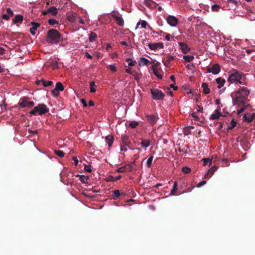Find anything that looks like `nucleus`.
<instances>
[{"label": "nucleus", "instance_id": "nucleus-38", "mask_svg": "<svg viewBox=\"0 0 255 255\" xmlns=\"http://www.w3.org/2000/svg\"><path fill=\"white\" fill-rule=\"evenodd\" d=\"M191 170L190 168H189L187 166L183 167L182 168V171L185 174L189 173L191 172Z\"/></svg>", "mask_w": 255, "mask_h": 255}, {"label": "nucleus", "instance_id": "nucleus-18", "mask_svg": "<svg viewBox=\"0 0 255 255\" xmlns=\"http://www.w3.org/2000/svg\"><path fill=\"white\" fill-rule=\"evenodd\" d=\"M222 116V114L218 110H216L214 111V113L212 114L210 119L212 120L218 119L220 117Z\"/></svg>", "mask_w": 255, "mask_h": 255}, {"label": "nucleus", "instance_id": "nucleus-33", "mask_svg": "<svg viewBox=\"0 0 255 255\" xmlns=\"http://www.w3.org/2000/svg\"><path fill=\"white\" fill-rule=\"evenodd\" d=\"M97 34L94 32H91L89 36V41L93 42L96 40Z\"/></svg>", "mask_w": 255, "mask_h": 255}, {"label": "nucleus", "instance_id": "nucleus-30", "mask_svg": "<svg viewBox=\"0 0 255 255\" xmlns=\"http://www.w3.org/2000/svg\"><path fill=\"white\" fill-rule=\"evenodd\" d=\"M144 3L149 7H151L153 4H156L155 2H154L152 0H145Z\"/></svg>", "mask_w": 255, "mask_h": 255}, {"label": "nucleus", "instance_id": "nucleus-15", "mask_svg": "<svg viewBox=\"0 0 255 255\" xmlns=\"http://www.w3.org/2000/svg\"><path fill=\"white\" fill-rule=\"evenodd\" d=\"M174 59V57L172 56H167L163 58L164 64L165 66H169L171 62Z\"/></svg>", "mask_w": 255, "mask_h": 255}, {"label": "nucleus", "instance_id": "nucleus-26", "mask_svg": "<svg viewBox=\"0 0 255 255\" xmlns=\"http://www.w3.org/2000/svg\"><path fill=\"white\" fill-rule=\"evenodd\" d=\"M177 183L176 182H174V184L173 185V188L172 190L170 191V195H175V192L177 190Z\"/></svg>", "mask_w": 255, "mask_h": 255}, {"label": "nucleus", "instance_id": "nucleus-44", "mask_svg": "<svg viewBox=\"0 0 255 255\" xmlns=\"http://www.w3.org/2000/svg\"><path fill=\"white\" fill-rule=\"evenodd\" d=\"M217 169V167L216 166H212L211 168L208 170L209 172H210L211 175H212L214 172Z\"/></svg>", "mask_w": 255, "mask_h": 255}, {"label": "nucleus", "instance_id": "nucleus-34", "mask_svg": "<svg viewBox=\"0 0 255 255\" xmlns=\"http://www.w3.org/2000/svg\"><path fill=\"white\" fill-rule=\"evenodd\" d=\"M125 168L126 172H129L132 170L133 167L131 164H127L125 165Z\"/></svg>", "mask_w": 255, "mask_h": 255}, {"label": "nucleus", "instance_id": "nucleus-40", "mask_svg": "<svg viewBox=\"0 0 255 255\" xmlns=\"http://www.w3.org/2000/svg\"><path fill=\"white\" fill-rule=\"evenodd\" d=\"M153 157L152 156H151L150 157H149L147 160V162H146V165H147V166L149 168L151 167V164H152V160H153Z\"/></svg>", "mask_w": 255, "mask_h": 255}, {"label": "nucleus", "instance_id": "nucleus-41", "mask_svg": "<svg viewBox=\"0 0 255 255\" xmlns=\"http://www.w3.org/2000/svg\"><path fill=\"white\" fill-rule=\"evenodd\" d=\"M126 61H127V62L130 61V62H129V63H128L129 66H133L136 63V62L135 60L132 61V60H131L130 58H127L126 59Z\"/></svg>", "mask_w": 255, "mask_h": 255}, {"label": "nucleus", "instance_id": "nucleus-3", "mask_svg": "<svg viewBox=\"0 0 255 255\" xmlns=\"http://www.w3.org/2000/svg\"><path fill=\"white\" fill-rule=\"evenodd\" d=\"M229 76L228 79V82L231 83L234 82L239 83L241 84H243L242 79L244 76V74L239 72L236 69H233L232 71L229 72Z\"/></svg>", "mask_w": 255, "mask_h": 255}, {"label": "nucleus", "instance_id": "nucleus-37", "mask_svg": "<svg viewBox=\"0 0 255 255\" xmlns=\"http://www.w3.org/2000/svg\"><path fill=\"white\" fill-rule=\"evenodd\" d=\"M237 125V122L235 121L234 119H233L230 123V126L229 127V129H232L234 128Z\"/></svg>", "mask_w": 255, "mask_h": 255}, {"label": "nucleus", "instance_id": "nucleus-2", "mask_svg": "<svg viewBox=\"0 0 255 255\" xmlns=\"http://www.w3.org/2000/svg\"><path fill=\"white\" fill-rule=\"evenodd\" d=\"M61 34L55 29H49L46 35V41L47 43L53 44H57L60 41Z\"/></svg>", "mask_w": 255, "mask_h": 255}, {"label": "nucleus", "instance_id": "nucleus-43", "mask_svg": "<svg viewBox=\"0 0 255 255\" xmlns=\"http://www.w3.org/2000/svg\"><path fill=\"white\" fill-rule=\"evenodd\" d=\"M211 8L214 11H218L220 8V6L218 4H214L212 6Z\"/></svg>", "mask_w": 255, "mask_h": 255}, {"label": "nucleus", "instance_id": "nucleus-29", "mask_svg": "<svg viewBox=\"0 0 255 255\" xmlns=\"http://www.w3.org/2000/svg\"><path fill=\"white\" fill-rule=\"evenodd\" d=\"M183 58L186 62H190L194 59V57L193 56L185 55Z\"/></svg>", "mask_w": 255, "mask_h": 255}, {"label": "nucleus", "instance_id": "nucleus-27", "mask_svg": "<svg viewBox=\"0 0 255 255\" xmlns=\"http://www.w3.org/2000/svg\"><path fill=\"white\" fill-rule=\"evenodd\" d=\"M41 84L44 87H48L53 84V82L51 81H45L43 79H41Z\"/></svg>", "mask_w": 255, "mask_h": 255}, {"label": "nucleus", "instance_id": "nucleus-16", "mask_svg": "<svg viewBox=\"0 0 255 255\" xmlns=\"http://www.w3.org/2000/svg\"><path fill=\"white\" fill-rule=\"evenodd\" d=\"M31 24L32 25V27L30 28V32L32 35H34L35 32V31L37 29V28L40 26V24L35 22H31Z\"/></svg>", "mask_w": 255, "mask_h": 255}, {"label": "nucleus", "instance_id": "nucleus-23", "mask_svg": "<svg viewBox=\"0 0 255 255\" xmlns=\"http://www.w3.org/2000/svg\"><path fill=\"white\" fill-rule=\"evenodd\" d=\"M216 81L219 85L218 86V88H221L222 86H223L226 82L225 80L221 77L217 78Z\"/></svg>", "mask_w": 255, "mask_h": 255}, {"label": "nucleus", "instance_id": "nucleus-14", "mask_svg": "<svg viewBox=\"0 0 255 255\" xmlns=\"http://www.w3.org/2000/svg\"><path fill=\"white\" fill-rule=\"evenodd\" d=\"M122 143L127 146H129V145L131 144V142L129 141V137L127 135H122Z\"/></svg>", "mask_w": 255, "mask_h": 255}, {"label": "nucleus", "instance_id": "nucleus-36", "mask_svg": "<svg viewBox=\"0 0 255 255\" xmlns=\"http://www.w3.org/2000/svg\"><path fill=\"white\" fill-rule=\"evenodd\" d=\"M138 125H139V123L138 122L133 121H131L129 123L128 125L131 128H136V127Z\"/></svg>", "mask_w": 255, "mask_h": 255}, {"label": "nucleus", "instance_id": "nucleus-54", "mask_svg": "<svg viewBox=\"0 0 255 255\" xmlns=\"http://www.w3.org/2000/svg\"><path fill=\"white\" fill-rule=\"evenodd\" d=\"M140 24H141L142 27L144 28H146V26L148 24L147 22L145 20L142 21Z\"/></svg>", "mask_w": 255, "mask_h": 255}, {"label": "nucleus", "instance_id": "nucleus-25", "mask_svg": "<svg viewBox=\"0 0 255 255\" xmlns=\"http://www.w3.org/2000/svg\"><path fill=\"white\" fill-rule=\"evenodd\" d=\"M243 119H244V121H245L248 123H250L253 121V119L252 117L250 114H249V115L245 114L243 117Z\"/></svg>", "mask_w": 255, "mask_h": 255}, {"label": "nucleus", "instance_id": "nucleus-60", "mask_svg": "<svg viewBox=\"0 0 255 255\" xmlns=\"http://www.w3.org/2000/svg\"><path fill=\"white\" fill-rule=\"evenodd\" d=\"M81 101L82 103L83 104L84 107L87 106V102L84 99H81Z\"/></svg>", "mask_w": 255, "mask_h": 255}, {"label": "nucleus", "instance_id": "nucleus-22", "mask_svg": "<svg viewBox=\"0 0 255 255\" xmlns=\"http://www.w3.org/2000/svg\"><path fill=\"white\" fill-rule=\"evenodd\" d=\"M202 88L203 89V93L205 94H208L210 92V90L208 88V85L207 83H203L201 85Z\"/></svg>", "mask_w": 255, "mask_h": 255}, {"label": "nucleus", "instance_id": "nucleus-56", "mask_svg": "<svg viewBox=\"0 0 255 255\" xmlns=\"http://www.w3.org/2000/svg\"><path fill=\"white\" fill-rule=\"evenodd\" d=\"M84 169L86 171H87L89 173H91L92 171V169L90 166H89L85 165Z\"/></svg>", "mask_w": 255, "mask_h": 255}, {"label": "nucleus", "instance_id": "nucleus-9", "mask_svg": "<svg viewBox=\"0 0 255 255\" xmlns=\"http://www.w3.org/2000/svg\"><path fill=\"white\" fill-rule=\"evenodd\" d=\"M57 14V9L55 6H51L45 11H42L43 15L50 14L52 16H55Z\"/></svg>", "mask_w": 255, "mask_h": 255}, {"label": "nucleus", "instance_id": "nucleus-5", "mask_svg": "<svg viewBox=\"0 0 255 255\" xmlns=\"http://www.w3.org/2000/svg\"><path fill=\"white\" fill-rule=\"evenodd\" d=\"M29 98L24 97L21 98L18 103V106L20 108H30L34 106V103L33 101H29Z\"/></svg>", "mask_w": 255, "mask_h": 255}, {"label": "nucleus", "instance_id": "nucleus-17", "mask_svg": "<svg viewBox=\"0 0 255 255\" xmlns=\"http://www.w3.org/2000/svg\"><path fill=\"white\" fill-rule=\"evenodd\" d=\"M178 146H179L178 147V150L179 152H182L185 154H186L188 153H189L188 149L189 148V146L188 145H183L182 146H180V144H179Z\"/></svg>", "mask_w": 255, "mask_h": 255}, {"label": "nucleus", "instance_id": "nucleus-48", "mask_svg": "<svg viewBox=\"0 0 255 255\" xmlns=\"http://www.w3.org/2000/svg\"><path fill=\"white\" fill-rule=\"evenodd\" d=\"M242 106L243 107H242V108L240 110H238L237 111L238 115H240V114L243 113L245 111L246 109V106L245 105Z\"/></svg>", "mask_w": 255, "mask_h": 255}, {"label": "nucleus", "instance_id": "nucleus-11", "mask_svg": "<svg viewBox=\"0 0 255 255\" xmlns=\"http://www.w3.org/2000/svg\"><path fill=\"white\" fill-rule=\"evenodd\" d=\"M112 16L116 20V23L119 26H123L124 24V21L122 17L116 14H112Z\"/></svg>", "mask_w": 255, "mask_h": 255}, {"label": "nucleus", "instance_id": "nucleus-55", "mask_svg": "<svg viewBox=\"0 0 255 255\" xmlns=\"http://www.w3.org/2000/svg\"><path fill=\"white\" fill-rule=\"evenodd\" d=\"M2 102H3V104H0V107L1 108V110H6V105H5V101H4V100H3V101H2Z\"/></svg>", "mask_w": 255, "mask_h": 255}, {"label": "nucleus", "instance_id": "nucleus-57", "mask_svg": "<svg viewBox=\"0 0 255 255\" xmlns=\"http://www.w3.org/2000/svg\"><path fill=\"white\" fill-rule=\"evenodd\" d=\"M154 74L156 76V77L159 79H162V77L161 75L158 74V71L154 70Z\"/></svg>", "mask_w": 255, "mask_h": 255}, {"label": "nucleus", "instance_id": "nucleus-50", "mask_svg": "<svg viewBox=\"0 0 255 255\" xmlns=\"http://www.w3.org/2000/svg\"><path fill=\"white\" fill-rule=\"evenodd\" d=\"M6 11L7 13L9 15V16H13V12L10 8H7L6 9Z\"/></svg>", "mask_w": 255, "mask_h": 255}, {"label": "nucleus", "instance_id": "nucleus-59", "mask_svg": "<svg viewBox=\"0 0 255 255\" xmlns=\"http://www.w3.org/2000/svg\"><path fill=\"white\" fill-rule=\"evenodd\" d=\"M2 17L5 20H8L9 19V16L6 14H2Z\"/></svg>", "mask_w": 255, "mask_h": 255}, {"label": "nucleus", "instance_id": "nucleus-53", "mask_svg": "<svg viewBox=\"0 0 255 255\" xmlns=\"http://www.w3.org/2000/svg\"><path fill=\"white\" fill-rule=\"evenodd\" d=\"M206 183V181L205 180H203L198 184V185H197V187L198 188L201 187V186L205 185Z\"/></svg>", "mask_w": 255, "mask_h": 255}, {"label": "nucleus", "instance_id": "nucleus-39", "mask_svg": "<svg viewBox=\"0 0 255 255\" xmlns=\"http://www.w3.org/2000/svg\"><path fill=\"white\" fill-rule=\"evenodd\" d=\"M67 19L68 21L71 22H74L76 21V17L73 14L67 16Z\"/></svg>", "mask_w": 255, "mask_h": 255}, {"label": "nucleus", "instance_id": "nucleus-62", "mask_svg": "<svg viewBox=\"0 0 255 255\" xmlns=\"http://www.w3.org/2000/svg\"><path fill=\"white\" fill-rule=\"evenodd\" d=\"M126 71V72L127 73H129V74H133V73L134 72H132L131 71V69L130 68H127L125 70Z\"/></svg>", "mask_w": 255, "mask_h": 255}, {"label": "nucleus", "instance_id": "nucleus-61", "mask_svg": "<svg viewBox=\"0 0 255 255\" xmlns=\"http://www.w3.org/2000/svg\"><path fill=\"white\" fill-rule=\"evenodd\" d=\"M192 117L195 119V120L198 121L199 118L197 116L196 114L195 113H193L192 114Z\"/></svg>", "mask_w": 255, "mask_h": 255}, {"label": "nucleus", "instance_id": "nucleus-1", "mask_svg": "<svg viewBox=\"0 0 255 255\" xmlns=\"http://www.w3.org/2000/svg\"><path fill=\"white\" fill-rule=\"evenodd\" d=\"M249 94L250 91L247 87H240L238 90L232 94L234 105L238 106L245 105Z\"/></svg>", "mask_w": 255, "mask_h": 255}, {"label": "nucleus", "instance_id": "nucleus-31", "mask_svg": "<svg viewBox=\"0 0 255 255\" xmlns=\"http://www.w3.org/2000/svg\"><path fill=\"white\" fill-rule=\"evenodd\" d=\"M77 176L80 177L79 179L82 183H86L87 182V180L88 179L87 176H86L83 175H78Z\"/></svg>", "mask_w": 255, "mask_h": 255}, {"label": "nucleus", "instance_id": "nucleus-10", "mask_svg": "<svg viewBox=\"0 0 255 255\" xmlns=\"http://www.w3.org/2000/svg\"><path fill=\"white\" fill-rule=\"evenodd\" d=\"M148 46L149 49L152 50H156L158 49H161L164 47L163 44L162 42L149 43Z\"/></svg>", "mask_w": 255, "mask_h": 255}, {"label": "nucleus", "instance_id": "nucleus-4", "mask_svg": "<svg viewBox=\"0 0 255 255\" xmlns=\"http://www.w3.org/2000/svg\"><path fill=\"white\" fill-rule=\"evenodd\" d=\"M49 112V109L47 107L46 105L44 104H38L37 106L35 107L32 110L29 114L30 115L36 116L43 115Z\"/></svg>", "mask_w": 255, "mask_h": 255}, {"label": "nucleus", "instance_id": "nucleus-64", "mask_svg": "<svg viewBox=\"0 0 255 255\" xmlns=\"http://www.w3.org/2000/svg\"><path fill=\"white\" fill-rule=\"evenodd\" d=\"M134 76V78L136 80H138L139 79L138 75L137 74L136 72H134L133 74H132Z\"/></svg>", "mask_w": 255, "mask_h": 255}, {"label": "nucleus", "instance_id": "nucleus-28", "mask_svg": "<svg viewBox=\"0 0 255 255\" xmlns=\"http://www.w3.org/2000/svg\"><path fill=\"white\" fill-rule=\"evenodd\" d=\"M59 92L62 91L64 90V86L61 82H58L56 83L55 88Z\"/></svg>", "mask_w": 255, "mask_h": 255}, {"label": "nucleus", "instance_id": "nucleus-63", "mask_svg": "<svg viewBox=\"0 0 255 255\" xmlns=\"http://www.w3.org/2000/svg\"><path fill=\"white\" fill-rule=\"evenodd\" d=\"M212 175H211L210 172L208 171V172L205 174L204 177L205 178H209Z\"/></svg>", "mask_w": 255, "mask_h": 255}, {"label": "nucleus", "instance_id": "nucleus-47", "mask_svg": "<svg viewBox=\"0 0 255 255\" xmlns=\"http://www.w3.org/2000/svg\"><path fill=\"white\" fill-rule=\"evenodd\" d=\"M58 23V21L54 19L51 18L48 20V23L50 25H54V24H57Z\"/></svg>", "mask_w": 255, "mask_h": 255}, {"label": "nucleus", "instance_id": "nucleus-45", "mask_svg": "<svg viewBox=\"0 0 255 255\" xmlns=\"http://www.w3.org/2000/svg\"><path fill=\"white\" fill-rule=\"evenodd\" d=\"M51 93L53 97H56L59 95V91L55 88L51 90Z\"/></svg>", "mask_w": 255, "mask_h": 255}, {"label": "nucleus", "instance_id": "nucleus-32", "mask_svg": "<svg viewBox=\"0 0 255 255\" xmlns=\"http://www.w3.org/2000/svg\"><path fill=\"white\" fill-rule=\"evenodd\" d=\"M90 92L92 93H94L96 92V85L94 81H91L90 82Z\"/></svg>", "mask_w": 255, "mask_h": 255}, {"label": "nucleus", "instance_id": "nucleus-35", "mask_svg": "<svg viewBox=\"0 0 255 255\" xmlns=\"http://www.w3.org/2000/svg\"><path fill=\"white\" fill-rule=\"evenodd\" d=\"M55 153L60 157H63L64 156V152L63 151L60 150H55L54 151Z\"/></svg>", "mask_w": 255, "mask_h": 255}, {"label": "nucleus", "instance_id": "nucleus-7", "mask_svg": "<svg viewBox=\"0 0 255 255\" xmlns=\"http://www.w3.org/2000/svg\"><path fill=\"white\" fill-rule=\"evenodd\" d=\"M207 70L208 73L217 74L220 72L221 67L219 64H215L212 67H208Z\"/></svg>", "mask_w": 255, "mask_h": 255}, {"label": "nucleus", "instance_id": "nucleus-49", "mask_svg": "<svg viewBox=\"0 0 255 255\" xmlns=\"http://www.w3.org/2000/svg\"><path fill=\"white\" fill-rule=\"evenodd\" d=\"M117 172H119V173H123V172H126V170H125V166H122L120 168H118L117 170H116Z\"/></svg>", "mask_w": 255, "mask_h": 255}, {"label": "nucleus", "instance_id": "nucleus-21", "mask_svg": "<svg viewBox=\"0 0 255 255\" xmlns=\"http://www.w3.org/2000/svg\"><path fill=\"white\" fill-rule=\"evenodd\" d=\"M149 63V61L144 58V57H141L139 59L138 65L139 66H144V65H147V64Z\"/></svg>", "mask_w": 255, "mask_h": 255}, {"label": "nucleus", "instance_id": "nucleus-13", "mask_svg": "<svg viewBox=\"0 0 255 255\" xmlns=\"http://www.w3.org/2000/svg\"><path fill=\"white\" fill-rule=\"evenodd\" d=\"M178 43L180 49L183 53L186 54L190 51V48L187 44L183 42H179Z\"/></svg>", "mask_w": 255, "mask_h": 255}, {"label": "nucleus", "instance_id": "nucleus-46", "mask_svg": "<svg viewBox=\"0 0 255 255\" xmlns=\"http://www.w3.org/2000/svg\"><path fill=\"white\" fill-rule=\"evenodd\" d=\"M121 194L120 191L118 190H114L113 192V198H118L120 196Z\"/></svg>", "mask_w": 255, "mask_h": 255}, {"label": "nucleus", "instance_id": "nucleus-24", "mask_svg": "<svg viewBox=\"0 0 255 255\" xmlns=\"http://www.w3.org/2000/svg\"><path fill=\"white\" fill-rule=\"evenodd\" d=\"M150 140L149 139H142L140 144L142 147H147L150 145Z\"/></svg>", "mask_w": 255, "mask_h": 255}, {"label": "nucleus", "instance_id": "nucleus-58", "mask_svg": "<svg viewBox=\"0 0 255 255\" xmlns=\"http://www.w3.org/2000/svg\"><path fill=\"white\" fill-rule=\"evenodd\" d=\"M73 160L74 161V165H77L78 163V159L76 156L73 157Z\"/></svg>", "mask_w": 255, "mask_h": 255}, {"label": "nucleus", "instance_id": "nucleus-52", "mask_svg": "<svg viewBox=\"0 0 255 255\" xmlns=\"http://www.w3.org/2000/svg\"><path fill=\"white\" fill-rule=\"evenodd\" d=\"M239 0H227V2L229 3H233L235 4L236 6L238 4Z\"/></svg>", "mask_w": 255, "mask_h": 255}, {"label": "nucleus", "instance_id": "nucleus-20", "mask_svg": "<svg viewBox=\"0 0 255 255\" xmlns=\"http://www.w3.org/2000/svg\"><path fill=\"white\" fill-rule=\"evenodd\" d=\"M106 140L108 144V146L111 147L113 143L114 140V137L113 135L109 134L106 136Z\"/></svg>", "mask_w": 255, "mask_h": 255}, {"label": "nucleus", "instance_id": "nucleus-51", "mask_svg": "<svg viewBox=\"0 0 255 255\" xmlns=\"http://www.w3.org/2000/svg\"><path fill=\"white\" fill-rule=\"evenodd\" d=\"M109 69L113 72H115L117 71V68L114 65H110L108 66Z\"/></svg>", "mask_w": 255, "mask_h": 255}, {"label": "nucleus", "instance_id": "nucleus-42", "mask_svg": "<svg viewBox=\"0 0 255 255\" xmlns=\"http://www.w3.org/2000/svg\"><path fill=\"white\" fill-rule=\"evenodd\" d=\"M203 160L204 161V165L205 166L209 163V165L211 164L212 160L208 158H203Z\"/></svg>", "mask_w": 255, "mask_h": 255}, {"label": "nucleus", "instance_id": "nucleus-19", "mask_svg": "<svg viewBox=\"0 0 255 255\" xmlns=\"http://www.w3.org/2000/svg\"><path fill=\"white\" fill-rule=\"evenodd\" d=\"M23 16L20 14H17L15 16L14 18L13 19V23L17 24L18 23H21L23 21Z\"/></svg>", "mask_w": 255, "mask_h": 255}, {"label": "nucleus", "instance_id": "nucleus-6", "mask_svg": "<svg viewBox=\"0 0 255 255\" xmlns=\"http://www.w3.org/2000/svg\"><path fill=\"white\" fill-rule=\"evenodd\" d=\"M150 91L152 94V97L154 100H162L165 96L164 93L159 89H151Z\"/></svg>", "mask_w": 255, "mask_h": 255}, {"label": "nucleus", "instance_id": "nucleus-8", "mask_svg": "<svg viewBox=\"0 0 255 255\" xmlns=\"http://www.w3.org/2000/svg\"><path fill=\"white\" fill-rule=\"evenodd\" d=\"M168 24L171 26H175L178 24V19L173 15H169L166 18Z\"/></svg>", "mask_w": 255, "mask_h": 255}, {"label": "nucleus", "instance_id": "nucleus-12", "mask_svg": "<svg viewBox=\"0 0 255 255\" xmlns=\"http://www.w3.org/2000/svg\"><path fill=\"white\" fill-rule=\"evenodd\" d=\"M146 117L148 123L151 125H154L157 122L158 119V118L153 115H146Z\"/></svg>", "mask_w": 255, "mask_h": 255}]
</instances>
